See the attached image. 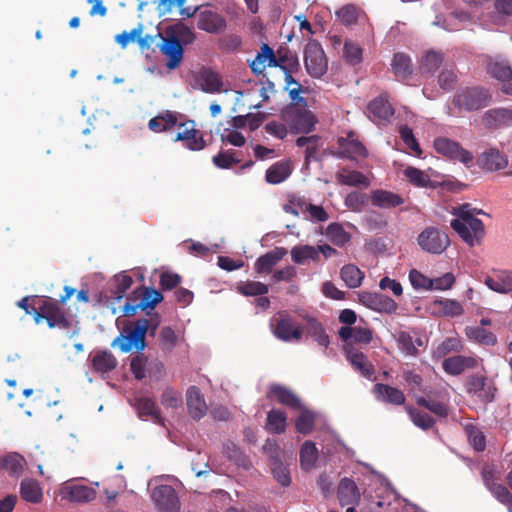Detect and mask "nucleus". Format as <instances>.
I'll use <instances>...</instances> for the list:
<instances>
[{"mask_svg": "<svg viewBox=\"0 0 512 512\" xmlns=\"http://www.w3.org/2000/svg\"><path fill=\"white\" fill-rule=\"evenodd\" d=\"M342 24L351 26L357 23L359 10L353 4H346L335 12Z\"/></svg>", "mask_w": 512, "mask_h": 512, "instance_id": "nucleus-59", "label": "nucleus"}, {"mask_svg": "<svg viewBox=\"0 0 512 512\" xmlns=\"http://www.w3.org/2000/svg\"><path fill=\"white\" fill-rule=\"evenodd\" d=\"M337 180L342 185L353 186V187H359V186L368 187L370 184L368 178L363 173H361L359 171H355V170L354 171L344 170L342 173H339L337 175Z\"/></svg>", "mask_w": 512, "mask_h": 512, "instance_id": "nucleus-49", "label": "nucleus"}, {"mask_svg": "<svg viewBox=\"0 0 512 512\" xmlns=\"http://www.w3.org/2000/svg\"><path fill=\"white\" fill-rule=\"evenodd\" d=\"M198 80L202 91L206 93L214 94L222 90L223 82L220 75L211 69H203L199 73Z\"/></svg>", "mask_w": 512, "mask_h": 512, "instance_id": "nucleus-35", "label": "nucleus"}, {"mask_svg": "<svg viewBox=\"0 0 512 512\" xmlns=\"http://www.w3.org/2000/svg\"><path fill=\"white\" fill-rule=\"evenodd\" d=\"M465 430L469 443L473 446V448L478 452L484 451L486 447V441L483 432L473 424H467L465 426Z\"/></svg>", "mask_w": 512, "mask_h": 512, "instance_id": "nucleus-58", "label": "nucleus"}, {"mask_svg": "<svg viewBox=\"0 0 512 512\" xmlns=\"http://www.w3.org/2000/svg\"><path fill=\"white\" fill-rule=\"evenodd\" d=\"M20 495L23 500L34 504L40 503L43 498L42 488L39 483L30 478L21 481Z\"/></svg>", "mask_w": 512, "mask_h": 512, "instance_id": "nucleus-40", "label": "nucleus"}, {"mask_svg": "<svg viewBox=\"0 0 512 512\" xmlns=\"http://www.w3.org/2000/svg\"><path fill=\"white\" fill-rule=\"evenodd\" d=\"M213 164L220 169H230L233 165L241 162L239 152L229 149L221 151L212 158Z\"/></svg>", "mask_w": 512, "mask_h": 512, "instance_id": "nucleus-52", "label": "nucleus"}, {"mask_svg": "<svg viewBox=\"0 0 512 512\" xmlns=\"http://www.w3.org/2000/svg\"><path fill=\"white\" fill-rule=\"evenodd\" d=\"M178 337L175 331L169 327L164 326L159 332L158 342L159 347L164 353H171L177 345Z\"/></svg>", "mask_w": 512, "mask_h": 512, "instance_id": "nucleus-54", "label": "nucleus"}, {"mask_svg": "<svg viewBox=\"0 0 512 512\" xmlns=\"http://www.w3.org/2000/svg\"><path fill=\"white\" fill-rule=\"evenodd\" d=\"M195 122L188 120L178 124L179 132L176 134L174 141L185 142V147L192 151H199L205 148L206 142L202 134L195 128Z\"/></svg>", "mask_w": 512, "mask_h": 512, "instance_id": "nucleus-12", "label": "nucleus"}, {"mask_svg": "<svg viewBox=\"0 0 512 512\" xmlns=\"http://www.w3.org/2000/svg\"><path fill=\"white\" fill-rule=\"evenodd\" d=\"M291 165L287 161H279L271 165L265 174L266 181L270 184H279L291 175Z\"/></svg>", "mask_w": 512, "mask_h": 512, "instance_id": "nucleus-38", "label": "nucleus"}, {"mask_svg": "<svg viewBox=\"0 0 512 512\" xmlns=\"http://www.w3.org/2000/svg\"><path fill=\"white\" fill-rule=\"evenodd\" d=\"M266 429L275 434L285 432L286 414L281 410L272 409L267 415Z\"/></svg>", "mask_w": 512, "mask_h": 512, "instance_id": "nucleus-48", "label": "nucleus"}, {"mask_svg": "<svg viewBox=\"0 0 512 512\" xmlns=\"http://www.w3.org/2000/svg\"><path fill=\"white\" fill-rule=\"evenodd\" d=\"M479 165L488 171H498L508 165V160L498 149L491 148L483 152L478 159Z\"/></svg>", "mask_w": 512, "mask_h": 512, "instance_id": "nucleus-28", "label": "nucleus"}, {"mask_svg": "<svg viewBox=\"0 0 512 512\" xmlns=\"http://www.w3.org/2000/svg\"><path fill=\"white\" fill-rule=\"evenodd\" d=\"M489 492L497 499V501L507 506L509 512H512V494L506 486L500 482L496 483L489 489Z\"/></svg>", "mask_w": 512, "mask_h": 512, "instance_id": "nucleus-61", "label": "nucleus"}, {"mask_svg": "<svg viewBox=\"0 0 512 512\" xmlns=\"http://www.w3.org/2000/svg\"><path fill=\"white\" fill-rule=\"evenodd\" d=\"M358 298L361 304L374 311L392 313L397 309V303L393 299L380 293L362 291Z\"/></svg>", "mask_w": 512, "mask_h": 512, "instance_id": "nucleus-15", "label": "nucleus"}, {"mask_svg": "<svg viewBox=\"0 0 512 512\" xmlns=\"http://www.w3.org/2000/svg\"><path fill=\"white\" fill-rule=\"evenodd\" d=\"M197 27L207 33L216 34L226 27V20L220 14L205 10L198 16Z\"/></svg>", "mask_w": 512, "mask_h": 512, "instance_id": "nucleus-23", "label": "nucleus"}, {"mask_svg": "<svg viewBox=\"0 0 512 512\" xmlns=\"http://www.w3.org/2000/svg\"><path fill=\"white\" fill-rule=\"evenodd\" d=\"M337 143L340 148L337 156L340 158L354 159L368 155L367 149L353 131H350L346 137H339Z\"/></svg>", "mask_w": 512, "mask_h": 512, "instance_id": "nucleus-14", "label": "nucleus"}, {"mask_svg": "<svg viewBox=\"0 0 512 512\" xmlns=\"http://www.w3.org/2000/svg\"><path fill=\"white\" fill-rule=\"evenodd\" d=\"M417 241L422 250L431 254H441L450 244L448 235L435 227L425 228Z\"/></svg>", "mask_w": 512, "mask_h": 512, "instance_id": "nucleus-9", "label": "nucleus"}, {"mask_svg": "<svg viewBox=\"0 0 512 512\" xmlns=\"http://www.w3.org/2000/svg\"><path fill=\"white\" fill-rule=\"evenodd\" d=\"M406 411L409 414L413 424L423 430H428L435 424V419L432 418L427 412L417 410L411 406L406 407Z\"/></svg>", "mask_w": 512, "mask_h": 512, "instance_id": "nucleus-55", "label": "nucleus"}, {"mask_svg": "<svg viewBox=\"0 0 512 512\" xmlns=\"http://www.w3.org/2000/svg\"><path fill=\"white\" fill-rule=\"evenodd\" d=\"M443 55L435 51L427 52L421 59L420 71L422 74L432 75L442 64Z\"/></svg>", "mask_w": 512, "mask_h": 512, "instance_id": "nucleus-53", "label": "nucleus"}, {"mask_svg": "<svg viewBox=\"0 0 512 512\" xmlns=\"http://www.w3.org/2000/svg\"><path fill=\"white\" fill-rule=\"evenodd\" d=\"M326 237L332 244L338 247L345 246L351 240V235L345 231L343 226L339 223H331L328 225L326 228Z\"/></svg>", "mask_w": 512, "mask_h": 512, "instance_id": "nucleus-43", "label": "nucleus"}, {"mask_svg": "<svg viewBox=\"0 0 512 512\" xmlns=\"http://www.w3.org/2000/svg\"><path fill=\"white\" fill-rule=\"evenodd\" d=\"M304 64L308 74L320 78L327 71V59L322 46L317 41L308 42L304 49Z\"/></svg>", "mask_w": 512, "mask_h": 512, "instance_id": "nucleus-7", "label": "nucleus"}, {"mask_svg": "<svg viewBox=\"0 0 512 512\" xmlns=\"http://www.w3.org/2000/svg\"><path fill=\"white\" fill-rule=\"evenodd\" d=\"M148 330L149 327L145 318L138 319L125 327L120 335L114 339L111 346H118L125 353L130 352L132 349L142 352L146 347L145 338Z\"/></svg>", "mask_w": 512, "mask_h": 512, "instance_id": "nucleus-3", "label": "nucleus"}, {"mask_svg": "<svg viewBox=\"0 0 512 512\" xmlns=\"http://www.w3.org/2000/svg\"><path fill=\"white\" fill-rule=\"evenodd\" d=\"M290 254L292 261L299 265L305 264L308 260L315 263H318L321 260L320 255L318 254V249L310 245L294 246L291 249Z\"/></svg>", "mask_w": 512, "mask_h": 512, "instance_id": "nucleus-39", "label": "nucleus"}, {"mask_svg": "<svg viewBox=\"0 0 512 512\" xmlns=\"http://www.w3.org/2000/svg\"><path fill=\"white\" fill-rule=\"evenodd\" d=\"M287 254L284 247H276L273 250L261 255L255 262L254 268L258 274H268Z\"/></svg>", "mask_w": 512, "mask_h": 512, "instance_id": "nucleus-24", "label": "nucleus"}, {"mask_svg": "<svg viewBox=\"0 0 512 512\" xmlns=\"http://www.w3.org/2000/svg\"><path fill=\"white\" fill-rule=\"evenodd\" d=\"M34 322L39 325L46 321L49 328L69 329L71 322L65 311L59 306V302L49 296H40L36 299Z\"/></svg>", "mask_w": 512, "mask_h": 512, "instance_id": "nucleus-2", "label": "nucleus"}, {"mask_svg": "<svg viewBox=\"0 0 512 512\" xmlns=\"http://www.w3.org/2000/svg\"><path fill=\"white\" fill-rule=\"evenodd\" d=\"M489 492L497 499V501L507 506L509 512H512V494L506 486L500 482L496 483L489 489Z\"/></svg>", "mask_w": 512, "mask_h": 512, "instance_id": "nucleus-62", "label": "nucleus"}, {"mask_svg": "<svg viewBox=\"0 0 512 512\" xmlns=\"http://www.w3.org/2000/svg\"><path fill=\"white\" fill-rule=\"evenodd\" d=\"M270 395L276 397L279 403L291 407L293 409H298L301 407V403L298 397L291 390L283 386H271L269 390V396Z\"/></svg>", "mask_w": 512, "mask_h": 512, "instance_id": "nucleus-41", "label": "nucleus"}, {"mask_svg": "<svg viewBox=\"0 0 512 512\" xmlns=\"http://www.w3.org/2000/svg\"><path fill=\"white\" fill-rule=\"evenodd\" d=\"M296 145L298 147H306L304 160L306 166H309L311 161L319 160L318 150L322 147L319 135L301 136L297 138Z\"/></svg>", "mask_w": 512, "mask_h": 512, "instance_id": "nucleus-32", "label": "nucleus"}, {"mask_svg": "<svg viewBox=\"0 0 512 512\" xmlns=\"http://www.w3.org/2000/svg\"><path fill=\"white\" fill-rule=\"evenodd\" d=\"M485 125L489 128L512 125V110L506 108L491 109L483 116Z\"/></svg>", "mask_w": 512, "mask_h": 512, "instance_id": "nucleus-31", "label": "nucleus"}, {"mask_svg": "<svg viewBox=\"0 0 512 512\" xmlns=\"http://www.w3.org/2000/svg\"><path fill=\"white\" fill-rule=\"evenodd\" d=\"M453 214L458 218L451 221V227L461 239L471 247L479 244L485 235V227L475 215L484 214V212L481 209L473 208L469 203H464L454 208Z\"/></svg>", "mask_w": 512, "mask_h": 512, "instance_id": "nucleus-1", "label": "nucleus"}, {"mask_svg": "<svg viewBox=\"0 0 512 512\" xmlns=\"http://www.w3.org/2000/svg\"><path fill=\"white\" fill-rule=\"evenodd\" d=\"M162 300L163 295L160 291L154 288L145 287L140 293V310L145 311L147 309H154Z\"/></svg>", "mask_w": 512, "mask_h": 512, "instance_id": "nucleus-50", "label": "nucleus"}, {"mask_svg": "<svg viewBox=\"0 0 512 512\" xmlns=\"http://www.w3.org/2000/svg\"><path fill=\"white\" fill-rule=\"evenodd\" d=\"M186 402L189 414L193 419L200 420L206 415L207 405L198 387L191 386L188 388Z\"/></svg>", "mask_w": 512, "mask_h": 512, "instance_id": "nucleus-22", "label": "nucleus"}, {"mask_svg": "<svg viewBox=\"0 0 512 512\" xmlns=\"http://www.w3.org/2000/svg\"><path fill=\"white\" fill-rule=\"evenodd\" d=\"M345 352L347 360L356 371L368 379L373 376L374 366L364 353L355 350L353 347H345Z\"/></svg>", "mask_w": 512, "mask_h": 512, "instance_id": "nucleus-26", "label": "nucleus"}, {"mask_svg": "<svg viewBox=\"0 0 512 512\" xmlns=\"http://www.w3.org/2000/svg\"><path fill=\"white\" fill-rule=\"evenodd\" d=\"M160 401L166 409H177L182 406L183 398L180 391L168 386L163 390Z\"/></svg>", "mask_w": 512, "mask_h": 512, "instance_id": "nucleus-56", "label": "nucleus"}, {"mask_svg": "<svg viewBox=\"0 0 512 512\" xmlns=\"http://www.w3.org/2000/svg\"><path fill=\"white\" fill-rule=\"evenodd\" d=\"M279 67L285 69V66L279 64V60L275 56L274 50L266 43L261 46V51L257 54L256 58L251 62L250 68L256 75L263 73L266 67Z\"/></svg>", "mask_w": 512, "mask_h": 512, "instance_id": "nucleus-19", "label": "nucleus"}, {"mask_svg": "<svg viewBox=\"0 0 512 512\" xmlns=\"http://www.w3.org/2000/svg\"><path fill=\"white\" fill-rule=\"evenodd\" d=\"M25 459L18 453H9L0 458V469L4 468L13 475H20L23 471Z\"/></svg>", "mask_w": 512, "mask_h": 512, "instance_id": "nucleus-51", "label": "nucleus"}, {"mask_svg": "<svg viewBox=\"0 0 512 512\" xmlns=\"http://www.w3.org/2000/svg\"><path fill=\"white\" fill-rule=\"evenodd\" d=\"M476 366L477 360L475 358L461 355L446 358L442 363L443 370L447 374L454 376L461 374L466 369Z\"/></svg>", "mask_w": 512, "mask_h": 512, "instance_id": "nucleus-29", "label": "nucleus"}, {"mask_svg": "<svg viewBox=\"0 0 512 512\" xmlns=\"http://www.w3.org/2000/svg\"><path fill=\"white\" fill-rule=\"evenodd\" d=\"M157 36H159L162 41L159 45L160 52L168 58L166 63L167 68L170 70L178 68L184 55L182 44L175 37L168 35L164 37L161 33H158Z\"/></svg>", "mask_w": 512, "mask_h": 512, "instance_id": "nucleus-13", "label": "nucleus"}, {"mask_svg": "<svg viewBox=\"0 0 512 512\" xmlns=\"http://www.w3.org/2000/svg\"><path fill=\"white\" fill-rule=\"evenodd\" d=\"M238 291L244 296H262L268 293V286L257 281H246L240 284Z\"/></svg>", "mask_w": 512, "mask_h": 512, "instance_id": "nucleus-60", "label": "nucleus"}, {"mask_svg": "<svg viewBox=\"0 0 512 512\" xmlns=\"http://www.w3.org/2000/svg\"><path fill=\"white\" fill-rule=\"evenodd\" d=\"M434 148L437 153L449 158L450 160L459 161L469 167L473 163V154L464 149L460 143L446 137H440L434 140Z\"/></svg>", "mask_w": 512, "mask_h": 512, "instance_id": "nucleus-8", "label": "nucleus"}, {"mask_svg": "<svg viewBox=\"0 0 512 512\" xmlns=\"http://www.w3.org/2000/svg\"><path fill=\"white\" fill-rule=\"evenodd\" d=\"M466 390L468 394L475 395L482 402L488 403L493 401L496 388L488 382L485 376L473 375L467 380Z\"/></svg>", "mask_w": 512, "mask_h": 512, "instance_id": "nucleus-16", "label": "nucleus"}, {"mask_svg": "<svg viewBox=\"0 0 512 512\" xmlns=\"http://www.w3.org/2000/svg\"><path fill=\"white\" fill-rule=\"evenodd\" d=\"M341 279L349 288H357L364 278L363 272L353 264L344 265L340 270Z\"/></svg>", "mask_w": 512, "mask_h": 512, "instance_id": "nucleus-44", "label": "nucleus"}, {"mask_svg": "<svg viewBox=\"0 0 512 512\" xmlns=\"http://www.w3.org/2000/svg\"><path fill=\"white\" fill-rule=\"evenodd\" d=\"M91 363L96 372L108 373L116 368L118 361L111 352L103 350L94 352Z\"/></svg>", "mask_w": 512, "mask_h": 512, "instance_id": "nucleus-34", "label": "nucleus"}, {"mask_svg": "<svg viewBox=\"0 0 512 512\" xmlns=\"http://www.w3.org/2000/svg\"><path fill=\"white\" fill-rule=\"evenodd\" d=\"M159 512H179L178 495L170 485H160L153 489L151 495Z\"/></svg>", "mask_w": 512, "mask_h": 512, "instance_id": "nucleus-11", "label": "nucleus"}, {"mask_svg": "<svg viewBox=\"0 0 512 512\" xmlns=\"http://www.w3.org/2000/svg\"><path fill=\"white\" fill-rule=\"evenodd\" d=\"M133 405L140 418L150 417L154 423L164 426L165 420L162 417L161 410L157 406L154 398L149 396H139L135 398Z\"/></svg>", "mask_w": 512, "mask_h": 512, "instance_id": "nucleus-18", "label": "nucleus"}, {"mask_svg": "<svg viewBox=\"0 0 512 512\" xmlns=\"http://www.w3.org/2000/svg\"><path fill=\"white\" fill-rule=\"evenodd\" d=\"M403 198L391 191L374 190L371 193V203L380 208H394L403 204Z\"/></svg>", "mask_w": 512, "mask_h": 512, "instance_id": "nucleus-33", "label": "nucleus"}, {"mask_svg": "<svg viewBox=\"0 0 512 512\" xmlns=\"http://www.w3.org/2000/svg\"><path fill=\"white\" fill-rule=\"evenodd\" d=\"M485 65L487 73L503 83L502 92L512 95V69L508 61L486 56Z\"/></svg>", "mask_w": 512, "mask_h": 512, "instance_id": "nucleus-10", "label": "nucleus"}, {"mask_svg": "<svg viewBox=\"0 0 512 512\" xmlns=\"http://www.w3.org/2000/svg\"><path fill=\"white\" fill-rule=\"evenodd\" d=\"M391 68L394 75L401 80H405L413 73L411 58L405 53H395L391 62Z\"/></svg>", "mask_w": 512, "mask_h": 512, "instance_id": "nucleus-37", "label": "nucleus"}, {"mask_svg": "<svg viewBox=\"0 0 512 512\" xmlns=\"http://www.w3.org/2000/svg\"><path fill=\"white\" fill-rule=\"evenodd\" d=\"M489 91L482 87H466L459 90L452 99V104L459 112L477 111L485 108L490 102Z\"/></svg>", "mask_w": 512, "mask_h": 512, "instance_id": "nucleus-5", "label": "nucleus"}, {"mask_svg": "<svg viewBox=\"0 0 512 512\" xmlns=\"http://www.w3.org/2000/svg\"><path fill=\"white\" fill-rule=\"evenodd\" d=\"M373 394L379 401L392 404V405H403L406 397L404 393L393 386L377 383L373 386Z\"/></svg>", "mask_w": 512, "mask_h": 512, "instance_id": "nucleus-25", "label": "nucleus"}, {"mask_svg": "<svg viewBox=\"0 0 512 512\" xmlns=\"http://www.w3.org/2000/svg\"><path fill=\"white\" fill-rule=\"evenodd\" d=\"M405 177L416 187L431 186V179L427 173L415 167H407L404 170Z\"/></svg>", "mask_w": 512, "mask_h": 512, "instance_id": "nucleus-57", "label": "nucleus"}, {"mask_svg": "<svg viewBox=\"0 0 512 512\" xmlns=\"http://www.w3.org/2000/svg\"><path fill=\"white\" fill-rule=\"evenodd\" d=\"M177 124V113L170 110H165L149 120L148 128L155 133H161L171 130Z\"/></svg>", "mask_w": 512, "mask_h": 512, "instance_id": "nucleus-30", "label": "nucleus"}, {"mask_svg": "<svg viewBox=\"0 0 512 512\" xmlns=\"http://www.w3.org/2000/svg\"><path fill=\"white\" fill-rule=\"evenodd\" d=\"M368 110L373 116V121L379 125L389 122L394 115L392 105L389 103L387 96L383 94L369 103Z\"/></svg>", "mask_w": 512, "mask_h": 512, "instance_id": "nucleus-20", "label": "nucleus"}, {"mask_svg": "<svg viewBox=\"0 0 512 512\" xmlns=\"http://www.w3.org/2000/svg\"><path fill=\"white\" fill-rule=\"evenodd\" d=\"M314 423V415L310 411L305 410L297 417L295 427L299 433L307 435L313 430Z\"/></svg>", "mask_w": 512, "mask_h": 512, "instance_id": "nucleus-63", "label": "nucleus"}, {"mask_svg": "<svg viewBox=\"0 0 512 512\" xmlns=\"http://www.w3.org/2000/svg\"><path fill=\"white\" fill-rule=\"evenodd\" d=\"M166 35L175 37L181 44L185 45L193 43L196 38L192 29L180 21L167 27Z\"/></svg>", "mask_w": 512, "mask_h": 512, "instance_id": "nucleus-42", "label": "nucleus"}, {"mask_svg": "<svg viewBox=\"0 0 512 512\" xmlns=\"http://www.w3.org/2000/svg\"><path fill=\"white\" fill-rule=\"evenodd\" d=\"M318 459V450L311 441H305L300 449V462L304 470H311Z\"/></svg>", "mask_w": 512, "mask_h": 512, "instance_id": "nucleus-47", "label": "nucleus"}, {"mask_svg": "<svg viewBox=\"0 0 512 512\" xmlns=\"http://www.w3.org/2000/svg\"><path fill=\"white\" fill-rule=\"evenodd\" d=\"M186 0H160L157 6V10L160 15H165L173 11L175 7L179 8L180 15L183 17L190 18L194 16L196 9L185 8L184 4Z\"/></svg>", "mask_w": 512, "mask_h": 512, "instance_id": "nucleus-45", "label": "nucleus"}, {"mask_svg": "<svg viewBox=\"0 0 512 512\" xmlns=\"http://www.w3.org/2000/svg\"><path fill=\"white\" fill-rule=\"evenodd\" d=\"M307 333L310 335L320 346L327 348L330 344V339L325 331L323 325L315 318H309L307 321Z\"/></svg>", "mask_w": 512, "mask_h": 512, "instance_id": "nucleus-46", "label": "nucleus"}, {"mask_svg": "<svg viewBox=\"0 0 512 512\" xmlns=\"http://www.w3.org/2000/svg\"><path fill=\"white\" fill-rule=\"evenodd\" d=\"M417 404L419 406L425 407L439 417L448 416V407L443 402L420 397L417 399Z\"/></svg>", "mask_w": 512, "mask_h": 512, "instance_id": "nucleus-64", "label": "nucleus"}, {"mask_svg": "<svg viewBox=\"0 0 512 512\" xmlns=\"http://www.w3.org/2000/svg\"><path fill=\"white\" fill-rule=\"evenodd\" d=\"M61 493L64 498L73 502H90L96 498V490L92 487L82 484H67Z\"/></svg>", "mask_w": 512, "mask_h": 512, "instance_id": "nucleus-27", "label": "nucleus"}, {"mask_svg": "<svg viewBox=\"0 0 512 512\" xmlns=\"http://www.w3.org/2000/svg\"><path fill=\"white\" fill-rule=\"evenodd\" d=\"M484 283L492 291L507 294L512 291V271L494 270L485 276Z\"/></svg>", "mask_w": 512, "mask_h": 512, "instance_id": "nucleus-21", "label": "nucleus"}, {"mask_svg": "<svg viewBox=\"0 0 512 512\" xmlns=\"http://www.w3.org/2000/svg\"><path fill=\"white\" fill-rule=\"evenodd\" d=\"M337 498L342 507L359 504L361 492L353 479L344 477L340 480L337 487Z\"/></svg>", "mask_w": 512, "mask_h": 512, "instance_id": "nucleus-17", "label": "nucleus"}, {"mask_svg": "<svg viewBox=\"0 0 512 512\" xmlns=\"http://www.w3.org/2000/svg\"><path fill=\"white\" fill-rule=\"evenodd\" d=\"M274 336L284 342H299L303 336V328L286 311H280L271 323Z\"/></svg>", "mask_w": 512, "mask_h": 512, "instance_id": "nucleus-6", "label": "nucleus"}, {"mask_svg": "<svg viewBox=\"0 0 512 512\" xmlns=\"http://www.w3.org/2000/svg\"><path fill=\"white\" fill-rule=\"evenodd\" d=\"M465 335L470 341L480 345L494 346L497 343L496 335L480 326H467Z\"/></svg>", "mask_w": 512, "mask_h": 512, "instance_id": "nucleus-36", "label": "nucleus"}, {"mask_svg": "<svg viewBox=\"0 0 512 512\" xmlns=\"http://www.w3.org/2000/svg\"><path fill=\"white\" fill-rule=\"evenodd\" d=\"M281 117L294 134H308L314 130L317 123L316 116L307 110L306 106L290 104L282 111Z\"/></svg>", "mask_w": 512, "mask_h": 512, "instance_id": "nucleus-4", "label": "nucleus"}]
</instances>
